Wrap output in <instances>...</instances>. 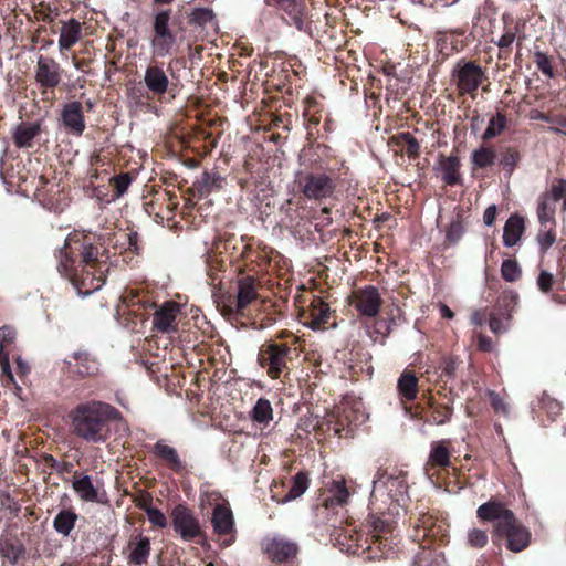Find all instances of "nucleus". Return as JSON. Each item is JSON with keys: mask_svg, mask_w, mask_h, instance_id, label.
<instances>
[{"mask_svg": "<svg viewBox=\"0 0 566 566\" xmlns=\"http://www.w3.org/2000/svg\"><path fill=\"white\" fill-rule=\"evenodd\" d=\"M101 248L88 235L74 231L57 251V270L69 277L78 291L90 294L105 283Z\"/></svg>", "mask_w": 566, "mask_h": 566, "instance_id": "1", "label": "nucleus"}, {"mask_svg": "<svg viewBox=\"0 0 566 566\" xmlns=\"http://www.w3.org/2000/svg\"><path fill=\"white\" fill-rule=\"evenodd\" d=\"M75 436L91 442L105 441L108 422L116 420L119 412L111 405L101 401H87L76 406L69 415Z\"/></svg>", "mask_w": 566, "mask_h": 566, "instance_id": "2", "label": "nucleus"}, {"mask_svg": "<svg viewBox=\"0 0 566 566\" xmlns=\"http://www.w3.org/2000/svg\"><path fill=\"white\" fill-rule=\"evenodd\" d=\"M258 297L255 280L245 276L238 281L237 293H222L218 297V307L223 315L242 314Z\"/></svg>", "mask_w": 566, "mask_h": 566, "instance_id": "3", "label": "nucleus"}, {"mask_svg": "<svg viewBox=\"0 0 566 566\" xmlns=\"http://www.w3.org/2000/svg\"><path fill=\"white\" fill-rule=\"evenodd\" d=\"M170 18V10L160 11L154 17V35L150 41V46L155 57H166L172 54L176 36L169 27Z\"/></svg>", "mask_w": 566, "mask_h": 566, "instance_id": "4", "label": "nucleus"}, {"mask_svg": "<svg viewBox=\"0 0 566 566\" xmlns=\"http://www.w3.org/2000/svg\"><path fill=\"white\" fill-rule=\"evenodd\" d=\"M290 352L291 348L286 344L265 343L260 348L258 361L266 369L270 378L277 379L287 369Z\"/></svg>", "mask_w": 566, "mask_h": 566, "instance_id": "5", "label": "nucleus"}, {"mask_svg": "<svg viewBox=\"0 0 566 566\" xmlns=\"http://www.w3.org/2000/svg\"><path fill=\"white\" fill-rule=\"evenodd\" d=\"M174 531L184 541H193L196 537L202 535L199 521L193 515L192 511L184 504L175 506L170 514Z\"/></svg>", "mask_w": 566, "mask_h": 566, "instance_id": "6", "label": "nucleus"}, {"mask_svg": "<svg viewBox=\"0 0 566 566\" xmlns=\"http://www.w3.org/2000/svg\"><path fill=\"white\" fill-rule=\"evenodd\" d=\"M476 516L483 522H493V536L500 534L515 517L514 513L499 501H489L480 505Z\"/></svg>", "mask_w": 566, "mask_h": 566, "instance_id": "7", "label": "nucleus"}, {"mask_svg": "<svg viewBox=\"0 0 566 566\" xmlns=\"http://www.w3.org/2000/svg\"><path fill=\"white\" fill-rule=\"evenodd\" d=\"M455 77L459 94L474 98L485 75L480 65L474 62H467L458 69Z\"/></svg>", "mask_w": 566, "mask_h": 566, "instance_id": "8", "label": "nucleus"}, {"mask_svg": "<svg viewBox=\"0 0 566 566\" xmlns=\"http://www.w3.org/2000/svg\"><path fill=\"white\" fill-rule=\"evenodd\" d=\"M300 321L312 329L324 328L331 317V308L321 297L312 295L310 305L300 311Z\"/></svg>", "mask_w": 566, "mask_h": 566, "instance_id": "9", "label": "nucleus"}, {"mask_svg": "<svg viewBox=\"0 0 566 566\" xmlns=\"http://www.w3.org/2000/svg\"><path fill=\"white\" fill-rule=\"evenodd\" d=\"M262 551L274 563H284L294 559L298 554L295 542L283 537H268L262 543Z\"/></svg>", "mask_w": 566, "mask_h": 566, "instance_id": "10", "label": "nucleus"}, {"mask_svg": "<svg viewBox=\"0 0 566 566\" xmlns=\"http://www.w3.org/2000/svg\"><path fill=\"white\" fill-rule=\"evenodd\" d=\"M350 304L363 316L375 317L379 313V310L382 305V300L376 287L367 286L353 293L350 297Z\"/></svg>", "mask_w": 566, "mask_h": 566, "instance_id": "11", "label": "nucleus"}, {"mask_svg": "<svg viewBox=\"0 0 566 566\" xmlns=\"http://www.w3.org/2000/svg\"><path fill=\"white\" fill-rule=\"evenodd\" d=\"M302 191L308 199L319 200L329 197L335 185L329 176L325 174H311L301 181Z\"/></svg>", "mask_w": 566, "mask_h": 566, "instance_id": "12", "label": "nucleus"}, {"mask_svg": "<svg viewBox=\"0 0 566 566\" xmlns=\"http://www.w3.org/2000/svg\"><path fill=\"white\" fill-rule=\"evenodd\" d=\"M515 305L516 297L503 300L490 314L489 326L493 334H503L510 329Z\"/></svg>", "mask_w": 566, "mask_h": 566, "instance_id": "13", "label": "nucleus"}, {"mask_svg": "<svg viewBox=\"0 0 566 566\" xmlns=\"http://www.w3.org/2000/svg\"><path fill=\"white\" fill-rule=\"evenodd\" d=\"M35 80L44 88L57 86L61 82L60 64L51 57L41 55L36 63Z\"/></svg>", "mask_w": 566, "mask_h": 566, "instance_id": "14", "label": "nucleus"}, {"mask_svg": "<svg viewBox=\"0 0 566 566\" xmlns=\"http://www.w3.org/2000/svg\"><path fill=\"white\" fill-rule=\"evenodd\" d=\"M180 312V305L176 302H166L155 313L153 326L161 333H170L177 329L176 318Z\"/></svg>", "mask_w": 566, "mask_h": 566, "instance_id": "15", "label": "nucleus"}, {"mask_svg": "<svg viewBox=\"0 0 566 566\" xmlns=\"http://www.w3.org/2000/svg\"><path fill=\"white\" fill-rule=\"evenodd\" d=\"M495 536H505L507 539V548L515 553L526 548L531 537L528 531L517 522L516 517Z\"/></svg>", "mask_w": 566, "mask_h": 566, "instance_id": "16", "label": "nucleus"}, {"mask_svg": "<svg viewBox=\"0 0 566 566\" xmlns=\"http://www.w3.org/2000/svg\"><path fill=\"white\" fill-rule=\"evenodd\" d=\"M212 526L217 534L228 535L234 531L233 513L228 504H217L212 512Z\"/></svg>", "mask_w": 566, "mask_h": 566, "instance_id": "17", "label": "nucleus"}, {"mask_svg": "<svg viewBox=\"0 0 566 566\" xmlns=\"http://www.w3.org/2000/svg\"><path fill=\"white\" fill-rule=\"evenodd\" d=\"M62 119L64 126L75 135H81L85 129L82 105L78 102H72L64 106Z\"/></svg>", "mask_w": 566, "mask_h": 566, "instance_id": "18", "label": "nucleus"}, {"mask_svg": "<svg viewBox=\"0 0 566 566\" xmlns=\"http://www.w3.org/2000/svg\"><path fill=\"white\" fill-rule=\"evenodd\" d=\"M144 82L146 87L154 94L161 96L167 93L169 80L165 71L158 66H148L145 71Z\"/></svg>", "mask_w": 566, "mask_h": 566, "instance_id": "19", "label": "nucleus"}, {"mask_svg": "<svg viewBox=\"0 0 566 566\" xmlns=\"http://www.w3.org/2000/svg\"><path fill=\"white\" fill-rule=\"evenodd\" d=\"M82 38V24L74 18L64 21L61 27L59 48L61 51L70 50Z\"/></svg>", "mask_w": 566, "mask_h": 566, "instance_id": "20", "label": "nucleus"}, {"mask_svg": "<svg viewBox=\"0 0 566 566\" xmlns=\"http://www.w3.org/2000/svg\"><path fill=\"white\" fill-rule=\"evenodd\" d=\"M525 231V220L520 214H512L503 229V243L505 247H514L521 240Z\"/></svg>", "mask_w": 566, "mask_h": 566, "instance_id": "21", "label": "nucleus"}, {"mask_svg": "<svg viewBox=\"0 0 566 566\" xmlns=\"http://www.w3.org/2000/svg\"><path fill=\"white\" fill-rule=\"evenodd\" d=\"M438 169L441 174L442 180L447 185H457L460 182V159L458 156H439Z\"/></svg>", "mask_w": 566, "mask_h": 566, "instance_id": "22", "label": "nucleus"}, {"mask_svg": "<svg viewBox=\"0 0 566 566\" xmlns=\"http://www.w3.org/2000/svg\"><path fill=\"white\" fill-rule=\"evenodd\" d=\"M448 441H437L431 444V450L427 461V469L447 468L450 465V451Z\"/></svg>", "mask_w": 566, "mask_h": 566, "instance_id": "23", "label": "nucleus"}, {"mask_svg": "<svg viewBox=\"0 0 566 566\" xmlns=\"http://www.w3.org/2000/svg\"><path fill=\"white\" fill-rule=\"evenodd\" d=\"M399 395L408 401H412L418 395V378L413 371L405 370L397 382Z\"/></svg>", "mask_w": 566, "mask_h": 566, "instance_id": "24", "label": "nucleus"}, {"mask_svg": "<svg viewBox=\"0 0 566 566\" xmlns=\"http://www.w3.org/2000/svg\"><path fill=\"white\" fill-rule=\"evenodd\" d=\"M40 132V124L21 123L13 133V139L18 147H31L32 140Z\"/></svg>", "mask_w": 566, "mask_h": 566, "instance_id": "25", "label": "nucleus"}, {"mask_svg": "<svg viewBox=\"0 0 566 566\" xmlns=\"http://www.w3.org/2000/svg\"><path fill=\"white\" fill-rule=\"evenodd\" d=\"M72 488L78 497L84 502H97L98 493L88 475L74 478Z\"/></svg>", "mask_w": 566, "mask_h": 566, "instance_id": "26", "label": "nucleus"}, {"mask_svg": "<svg viewBox=\"0 0 566 566\" xmlns=\"http://www.w3.org/2000/svg\"><path fill=\"white\" fill-rule=\"evenodd\" d=\"M154 451L156 455L166 461L172 470L180 471L184 468L175 448L158 441L154 447Z\"/></svg>", "mask_w": 566, "mask_h": 566, "instance_id": "27", "label": "nucleus"}, {"mask_svg": "<svg viewBox=\"0 0 566 566\" xmlns=\"http://www.w3.org/2000/svg\"><path fill=\"white\" fill-rule=\"evenodd\" d=\"M150 554V542L147 537H139L136 543L130 545L128 560L135 565H143L147 562Z\"/></svg>", "mask_w": 566, "mask_h": 566, "instance_id": "28", "label": "nucleus"}, {"mask_svg": "<svg viewBox=\"0 0 566 566\" xmlns=\"http://www.w3.org/2000/svg\"><path fill=\"white\" fill-rule=\"evenodd\" d=\"M251 418L254 422L268 426L273 420V408L268 399L260 398L254 405Z\"/></svg>", "mask_w": 566, "mask_h": 566, "instance_id": "29", "label": "nucleus"}, {"mask_svg": "<svg viewBox=\"0 0 566 566\" xmlns=\"http://www.w3.org/2000/svg\"><path fill=\"white\" fill-rule=\"evenodd\" d=\"M77 515L72 511H61L53 521V526L59 534L67 536L76 523Z\"/></svg>", "mask_w": 566, "mask_h": 566, "instance_id": "30", "label": "nucleus"}, {"mask_svg": "<svg viewBox=\"0 0 566 566\" xmlns=\"http://www.w3.org/2000/svg\"><path fill=\"white\" fill-rule=\"evenodd\" d=\"M307 488H308L307 474L303 473V472H298L293 478V484H292L289 493L286 494V496L277 502L279 503H287L290 501L296 500L297 497H300L301 495H303L305 493Z\"/></svg>", "mask_w": 566, "mask_h": 566, "instance_id": "31", "label": "nucleus"}, {"mask_svg": "<svg viewBox=\"0 0 566 566\" xmlns=\"http://www.w3.org/2000/svg\"><path fill=\"white\" fill-rule=\"evenodd\" d=\"M537 218L542 224L552 222L555 226L554 200L551 196L546 193L543 195L539 199V203L537 207Z\"/></svg>", "mask_w": 566, "mask_h": 566, "instance_id": "32", "label": "nucleus"}, {"mask_svg": "<svg viewBox=\"0 0 566 566\" xmlns=\"http://www.w3.org/2000/svg\"><path fill=\"white\" fill-rule=\"evenodd\" d=\"M496 154L492 148L480 147L471 155V160L474 167L485 168L494 164Z\"/></svg>", "mask_w": 566, "mask_h": 566, "instance_id": "33", "label": "nucleus"}, {"mask_svg": "<svg viewBox=\"0 0 566 566\" xmlns=\"http://www.w3.org/2000/svg\"><path fill=\"white\" fill-rule=\"evenodd\" d=\"M506 127V118L503 114L497 113L495 116L491 117L489 120L488 127L483 133L482 138L484 140L492 139L499 136L504 128Z\"/></svg>", "mask_w": 566, "mask_h": 566, "instance_id": "34", "label": "nucleus"}, {"mask_svg": "<svg viewBox=\"0 0 566 566\" xmlns=\"http://www.w3.org/2000/svg\"><path fill=\"white\" fill-rule=\"evenodd\" d=\"M394 139L402 147L409 157L418 156L420 145L410 133H401Z\"/></svg>", "mask_w": 566, "mask_h": 566, "instance_id": "35", "label": "nucleus"}, {"mask_svg": "<svg viewBox=\"0 0 566 566\" xmlns=\"http://www.w3.org/2000/svg\"><path fill=\"white\" fill-rule=\"evenodd\" d=\"M331 493H333L332 503L336 505H344L347 503L349 497V491L346 488L345 480H335L331 486Z\"/></svg>", "mask_w": 566, "mask_h": 566, "instance_id": "36", "label": "nucleus"}, {"mask_svg": "<svg viewBox=\"0 0 566 566\" xmlns=\"http://www.w3.org/2000/svg\"><path fill=\"white\" fill-rule=\"evenodd\" d=\"M502 277L507 282H515L522 275V270L515 260H504L501 265Z\"/></svg>", "mask_w": 566, "mask_h": 566, "instance_id": "37", "label": "nucleus"}, {"mask_svg": "<svg viewBox=\"0 0 566 566\" xmlns=\"http://www.w3.org/2000/svg\"><path fill=\"white\" fill-rule=\"evenodd\" d=\"M111 185L114 188L115 197H122L132 184V177L129 174H120L109 179Z\"/></svg>", "mask_w": 566, "mask_h": 566, "instance_id": "38", "label": "nucleus"}, {"mask_svg": "<svg viewBox=\"0 0 566 566\" xmlns=\"http://www.w3.org/2000/svg\"><path fill=\"white\" fill-rule=\"evenodd\" d=\"M468 545L472 548H483L488 543V533L480 528H472L468 532Z\"/></svg>", "mask_w": 566, "mask_h": 566, "instance_id": "39", "label": "nucleus"}, {"mask_svg": "<svg viewBox=\"0 0 566 566\" xmlns=\"http://www.w3.org/2000/svg\"><path fill=\"white\" fill-rule=\"evenodd\" d=\"M144 510L147 514L148 521L154 526H157L160 528H164L167 526V518L160 510L151 507V506H144Z\"/></svg>", "mask_w": 566, "mask_h": 566, "instance_id": "40", "label": "nucleus"}, {"mask_svg": "<svg viewBox=\"0 0 566 566\" xmlns=\"http://www.w3.org/2000/svg\"><path fill=\"white\" fill-rule=\"evenodd\" d=\"M36 18L42 20L43 22L51 23L59 15V11L56 8H52L50 4L41 2L39 8L36 9Z\"/></svg>", "mask_w": 566, "mask_h": 566, "instance_id": "41", "label": "nucleus"}, {"mask_svg": "<svg viewBox=\"0 0 566 566\" xmlns=\"http://www.w3.org/2000/svg\"><path fill=\"white\" fill-rule=\"evenodd\" d=\"M452 416V409L449 406H438L432 412V421L438 424L447 423Z\"/></svg>", "mask_w": 566, "mask_h": 566, "instance_id": "42", "label": "nucleus"}, {"mask_svg": "<svg viewBox=\"0 0 566 566\" xmlns=\"http://www.w3.org/2000/svg\"><path fill=\"white\" fill-rule=\"evenodd\" d=\"M556 241V234L553 229L542 231L537 235V243L542 252H546Z\"/></svg>", "mask_w": 566, "mask_h": 566, "instance_id": "43", "label": "nucleus"}, {"mask_svg": "<svg viewBox=\"0 0 566 566\" xmlns=\"http://www.w3.org/2000/svg\"><path fill=\"white\" fill-rule=\"evenodd\" d=\"M551 197L554 201L563 199V209L566 210V179H560L553 185Z\"/></svg>", "mask_w": 566, "mask_h": 566, "instance_id": "44", "label": "nucleus"}, {"mask_svg": "<svg viewBox=\"0 0 566 566\" xmlns=\"http://www.w3.org/2000/svg\"><path fill=\"white\" fill-rule=\"evenodd\" d=\"M15 337V331L11 326H3L0 328V355H6L3 353V347L8 344H11Z\"/></svg>", "mask_w": 566, "mask_h": 566, "instance_id": "45", "label": "nucleus"}, {"mask_svg": "<svg viewBox=\"0 0 566 566\" xmlns=\"http://www.w3.org/2000/svg\"><path fill=\"white\" fill-rule=\"evenodd\" d=\"M489 397H490V403L495 412L503 413L505 416L509 413V408H507L506 403L496 392L490 391Z\"/></svg>", "mask_w": 566, "mask_h": 566, "instance_id": "46", "label": "nucleus"}, {"mask_svg": "<svg viewBox=\"0 0 566 566\" xmlns=\"http://www.w3.org/2000/svg\"><path fill=\"white\" fill-rule=\"evenodd\" d=\"M537 284L541 291L547 293L554 284V276L547 271H542L537 277Z\"/></svg>", "mask_w": 566, "mask_h": 566, "instance_id": "47", "label": "nucleus"}, {"mask_svg": "<svg viewBox=\"0 0 566 566\" xmlns=\"http://www.w3.org/2000/svg\"><path fill=\"white\" fill-rule=\"evenodd\" d=\"M370 527L373 537L378 539L382 533L387 532L389 526L381 518L373 516L370 518Z\"/></svg>", "mask_w": 566, "mask_h": 566, "instance_id": "48", "label": "nucleus"}, {"mask_svg": "<svg viewBox=\"0 0 566 566\" xmlns=\"http://www.w3.org/2000/svg\"><path fill=\"white\" fill-rule=\"evenodd\" d=\"M496 214H497L496 206L495 205L489 206L485 209L484 214H483V222H484V224L488 226V227H491L494 223V221H495Z\"/></svg>", "mask_w": 566, "mask_h": 566, "instance_id": "49", "label": "nucleus"}, {"mask_svg": "<svg viewBox=\"0 0 566 566\" xmlns=\"http://www.w3.org/2000/svg\"><path fill=\"white\" fill-rule=\"evenodd\" d=\"M494 344L490 337L483 334L478 335V348L482 352H491Z\"/></svg>", "mask_w": 566, "mask_h": 566, "instance_id": "50", "label": "nucleus"}, {"mask_svg": "<svg viewBox=\"0 0 566 566\" xmlns=\"http://www.w3.org/2000/svg\"><path fill=\"white\" fill-rule=\"evenodd\" d=\"M0 366H1V370H2V374H4L8 378L9 381H13V375L11 373V369H10V364H9V359H8V355H0Z\"/></svg>", "mask_w": 566, "mask_h": 566, "instance_id": "51", "label": "nucleus"}, {"mask_svg": "<svg viewBox=\"0 0 566 566\" xmlns=\"http://www.w3.org/2000/svg\"><path fill=\"white\" fill-rule=\"evenodd\" d=\"M515 40V34L512 33V32H506L505 34H503L499 42H497V45L500 48H509Z\"/></svg>", "mask_w": 566, "mask_h": 566, "instance_id": "52", "label": "nucleus"}, {"mask_svg": "<svg viewBox=\"0 0 566 566\" xmlns=\"http://www.w3.org/2000/svg\"><path fill=\"white\" fill-rule=\"evenodd\" d=\"M76 360H77V364H76V367H77L76 373H77V374H80L81 376H86V375L94 374V371H95V369H96V368H95L94 363H92V364H91V366H86V367L83 369V368L80 366V363H81V360H83V358H82V357H78V358H76Z\"/></svg>", "mask_w": 566, "mask_h": 566, "instance_id": "53", "label": "nucleus"}, {"mask_svg": "<svg viewBox=\"0 0 566 566\" xmlns=\"http://www.w3.org/2000/svg\"><path fill=\"white\" fill-rule=\"evenodd\" d=\"M438 307H439V311H440V315L443 318L451 319V318L454 317V313L444 303H439Z\"/></svg>", "mask_w": 566, "mask_h": 566, "instance_id": "54", "label": "nucleus"}, {"mask_svg": "<svg viewBox=\"0 0 566 566\" xmlns=\"http://www.w3.org/2000/svg\"><path fill=\"white\" fill-rule=\"evenodd\" d=\"M530 117L532 119H536V120H545V122L551 120V118L547 115H545L544 113H542L539 111H535V109L530 113Z\"/></svg>", "mask_w": 566, "mask_h": 566, "instance_id": "55", "label": "nucleus"}, {"mask_svg": "<svg viewBox=\"0 0 566 566\" xmlns=\"http://www.w3.org/2000/svg\"><path fill=\"white\" fill-rule=\"evenodd\" d=\"M538 67L545 74H548V75L552 74L551 65H549L548 61L545 57H543L542 61H538Z\"/></svg>", "mask_w": 566, "mask_h": 566, "instance_id": "56", "label": "nucleus"}, {"mask_svg": "<svg viewBox=\"0 0 566 566\" xmlns=\"http://www.w3.org/2000/svg\"><path fill=\"white\" fill-rule=\"evenodd\" d=\"M471 321L473 324L475 325H482L483 324V317L482 315L479 313V312H475L472 316H471Z\"/></svg>", "mask_w": 566, "mask_h": 566, "instance_id": "57", "label": "nucleus"}, {"mask_svg": "<svg viewBox=\"0 0 566 566\" xmlns=\"http://www.w3.org/2000/svg\"><path fill=\"white\" fill-rule=\"evenodd\" d=\"M156 3H170L174 0H154Z\"/></svg>", "mask_w": 566, "mask_h": 566, "instance_id": "58", "label": "nucleus"}, {"mask_svg": "<svg viewBox=\"0 0 566 566\" xmlns=\"http://www.w3.org/2000/svg\"><path fill=\"white\" fill-rule=\"evenodd\" d=\"M40 181H41L42 184H45V182H46V180L44 179V177H40Z\"/></svg>", "mask_w": 566, "mask_h": 566, "instance_id": "59", "label": "nucleus"}, {"mask_svg": "<svg viewBox=\"0 0 566 566\" xmlns=\"http://www.w3.org/2000/svg\"><path fill=\"white\" fill-rule=\"evenodd\" d=\"M132 296L136 297L137 296V292L132 291Z\"/></svg>", "mask_w": 566, "mask_h": 566, "instance_id": "60", "label": "nucleus"}]
</instances>
